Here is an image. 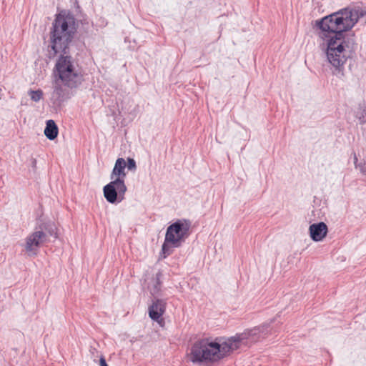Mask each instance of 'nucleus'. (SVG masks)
<instances>
[{"label": "nucleus", "mask_w": 366, "mask_h": 366, "mask_svg": "<svg viewBox=\"0 0 366 366\" xmlns=\"http://www.w3.org/2000/svg\"><path fill=\"white\" fill-rule=\"evenodd\" d=\"M76 32V19L71 12L61 11L56 15L50 31L51 51L48 56L52 59L61 53L54 69L55 79L71 89H76L84 81L81 68L69 55V45Z\"/></svg>", "instance_id": "1"}, {"label": "nucleus", "mask_w": 366, "mask_h": 366, "mask_svg": "<svg viewBox=\"0 0 366 366\" xmlns=\"http://www.w3.org/2000/svg\"><path fill=\"white\" fill-rule=\"evenodd\" d=\"M270 327L264 323L230 337H219L212 340L203 338L192 346L189 359L194 364H207L217 362L234 350L249 347L253 343L264 338Z\"/></svg>", "instance_id": "2"}, {"label": "nucleus", "mask_w": 366, "mask_h": 366, "mask_svg": "<svg viewBox=\"0 0 366 366\" xmlns=\"http://www.w3.org/2000/svg\"><path fill=\"white\" fill-rule=\"evenodd\" d=\"M341 12H334L316 21L320 29L319 36L326 41L325 53L328 62L334 67L333 74H342L347 58L344 54L349 47L345 32L352 28V24L344 26Z\"/></svg>", "instance_id": "3"}, {"label": "nucleus", "mask_w": 366, "mask_h": 366, "mask_svg": "<svg viewBox=\"0 0 366 366\" xmlns=\"http://www.w3.org/2000/svg\"><path fill=\"white\" fill-rule=\"evenodd\" d=\"M126 161L123 158H118L110 175L113 179L103 188L104 197L111 204H118L124 199L127 190L124 178L125 173Z\"/></svg>", "instance_id": "4"}, {"label": "nucleus", "mask_w": 366, "mask_h": 366, "mask_svg": "<svg viewBox=\"0 0 366 366\" xmlns=\"http://www.w3.org/2000/svg\"><path fill=\"white\" fill-rule=\"evenodd\" d=\"M191 222L188 219H178L167 229L164 242L162 246L164 258L170 255L171 247H179L189 235Z\"/></svg>", "instance_id": "5"}, {"label": "nucleus", "mask_w": 366, "mask_h": 366, "mask_svg": "<svg viewBox=\"0 0 366 366\" xmlns=\"http://www.w3.org/2000/svg\"><path fill=\"white\" fill-rule=\"evenodd\" d=\"M46 242V235L41 231H35L28 235L25 239V251L29 256H36L40 247Z\"/></svg>", "instance_id": "6"}, {"label": "nucleus", "mask_w": 366, "mask_h": 366, "mask_svg": "<svg viewBox=\"0 0 366 366\" xmlns=\"http://www.w3.org/2000/svg\"><path fill=\"white\" fill-rule=\"evenodd\" d=\"M167 302L164 300L155 298L149 307V317L157 322L162 321V316L165 312Z\"/></svg>", "instance_id": "7"}, {"label": "nucleus", "mask_w": 366, "mask_h": 366, "mask_svg": "<svg viewBox=\"0 0 366 366\" xmlns=\"http://www.w3.org/2000/svg\"><path fill=\"white\" fill-rule=\"evenodd\" d=\"M311 239L315 242L322 241L327 235L328 229L327 224L320 222L312 224L309 228Z\"/></svg>", "instance_id": "8"}, {"label": "nucleus", "mask_w": 366, "mask_h": 366, "mask_svg": "<svg viewBox=\"0 0 366 366\" xmlns=\"http://www.w3.org/2000/svg\"><path fill=\"white\" fill-rule=\"evenodd\" d=\"M63 86L59 80L55 79V85L50 97V101L54 106H60L66 99V89L63 88Z\"/></svg>", "instance_id": "9"}, {"label": "nucleus", "mask_w": 366, "mask_h": 366, "mask_svg": "<svg viewBox=\"0 0 366 366\" xmlns=\"http://www.w3.org/2000/svg\"><path fill=\"white\" fill-rule=\"evenodd\" d=\"M35 229L44 233L46 239L49 236L54 237L55 238L57 237L56 227L55 224L51 221H39L37 223Z\"/></svg>", "instance_id": "10"}, {"label": "nucleus", "mask_w": 366, "mask_h": 366, "mask_svg": "<svg viewBox=\"0 0 366 366\" xmlns=\"http://www.w3.org/2000/svg\"><path fill=\"white\" fill-rule=\"evenodd\" d=\"M338 12H341V16L343 19L344 26L352 24V27L357 21L358 16L356 11L349 9L347 8L340 10Z\"/></svg>", "instance_id": "11"}, {"label": "nucleus", "mask_w": 366, "mask_h": 366, "mask_svg": "<svg viewBox=\"0 0 366 366\" xmlns=\"http://www.w3.org/2000/svg\"><path fill=\"white\" fill-rule=\"evenodd\" d=\"M59 133V129L55 123V122L52 119L47 120L46 122V127L44 129V135L49 140H54Z\"/></svg>", "instance_id": "12"}, {"label": "nucleus", "mask_w": 366, "mask_h": 366, "mask_svg": "<svg viewBox=\"0 0 366 366\" xmlns=\"http://www.w3.org/2000/svg\"><path fill=\"white\" fill-rule=\"evenodd\" d=\"M355 117L359 120V123L363 125L366 123V103L360 104L355 112Z\"/></svg>", "instance_id": "13"}, {"label": "nucleus", "mask_w": 366, "mask_h": 366, "mask_svg": "<svg viewBox=\"0 0 366 366\" xmlns=\"http://www.w3.org/2000/svg\"><path fill=\"white\" fill-rule=\"evenodd\" d=\"M29 96L32 101L38 102L43 97V92L41 89L29 90Z\"/></svg>", "instance_id": "14"}, {"label": "nucleus", "mask_w": 366, "mask_h": 366, "mask_svg": "<svg viewBox=\"0 0 366 366\" xmlns=\"http://www.w3.org/2000/svg\"><path fill=\"white\" fill-rule=\"evenodd\" d=\"M161 276H162V274L161 272H157L156 274V277H155V283L153 286V288H152V295H155L157 293H158L160 290V286H161V281H160V278H161Z\"/></svg>", "instance_id": "15"}, {"label": "nucleus", "mask_w": 366, "mask_h": 366, "mask_svg": "<svg viewBox=\"0 0 366 366\" xmlns=\"http://www.w3.org/2000/svg\"><path fill=\"white\" fill-rule=\"evenodd\" d=\"M126 167L128 170L135 171L137 169L136 162L133 158H127V162H126Z\"/></svg>", "instance_id": "16"}, {"label": "nucleus", "mask_w": 366, "mask_h": 366, "mask_svg": "<svg viewBox=\"0 0 366 366\" xmlns=\"http://www.w3.org/2000/svg\"><path fill=\"white\" fill-rule=\"evenodd\" d=\"M354 160H355V164L356 169H360V172L362 173L363 174H366L365 164L362 163V162L357 163V158L355 154Z\"/></svg>", "instance_id": "17"}, {"label": "nucleus", "mask_w": 366, "mask_h": 366, "mask_svg": "<svg viewBox=\"0 0 366 366\" xmlns=\"http://www.w3.org/2000/svg\"><path fill=\"white\" fill-rule=\"evenodd\" d=\"M99 365L100 366H108L106 360L104 356H101L99 359Z\"/></svg>", "instance_id": "18"}, {"label": "nucleus", "mask_w": 366, "mask_h": 366, "mask_svg": "<svg viewBox=\"0 0 366 366\" xmlns=\"http://www.w3.org/2000/svg\"><path fill=\"white\" fill-rule=\"evenodd\" d=\"M31 167L33 169H35L36 167V160L35 159H32L31 160Z\"/></svg>", "instance_id": "19"}]
</instances>
